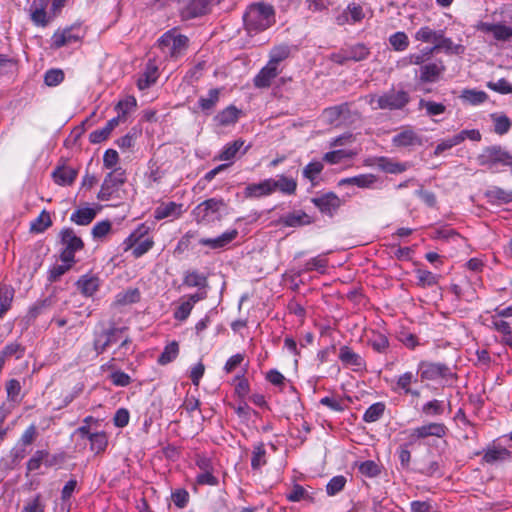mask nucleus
Returning a JSON list of instances; mask_svg holds the SVG:
<instances>
[{
    "label": "nucleus",
    "instance_id": "nucleus-11",
    "mask_svg": "<svg viewBox=\"0 0 512 512\" xmlns=\"http://www.w3.org/2000/svg\"><path fill=\"white\" fill-rule=\"evenodd\" d=\"M479 162L481 165H487L489 168H493V166L498 163L510 165L512 163V157L499 147H489L479 156Z\"/></svg>",
    "mask_w": 512,
    "mask_h": 512
},
{
    "label": "nucleus",
    "instance_id": "nucleus-18",
    "mask_svg": "<svg viewBox=\"0 0 512 512\" xmlns=\"http://www.w3.org/2000/svg\"><path fill=\"white\" fill-rule=\"evenodd\" d=\"M445 71L442 61L431 62L420 67L419 79L421 82L433 83L440 79Z\"/></svg>",
    "mask_w": 512,
    "mask_h": 512
},
{
    "label": "nucleus",
    "instance_id": "nucleus-13",
    "mask_svg": "<svg viewBox=\"0 0 512 512\" xmlns=\"http://www.w3.org/2000/svg\"><path fill=\"white\" fill-rule=\"evenodd\" d=\"M447 433V427L443 423H428L414 428L411 431V440L424 439L430 436L442 438Z\"/></svg>",
    "mask_w": 512,
    "mask_h": 512
},
{
    "label": "nucleus",
    "instance_id": "nucleus-55",
    "mask_svg": "<svg viewBox=\"0 0 512 512\" xmlns=\"http://www.w3.org/2000/svg\"><path fill=\"white\" fill-rule=\"evenodd\" d=\"M422 411L427 416H437L444 412L443 401L434 399L423 405Z\"/></svg>",
    "mask_w": 512,
    "mask_h": 512
},
{
    "label": "nucleus",
    "instance_id": "nucleus-58",
    "mask_svg": "<svg viewBox=\"0 0 512 512\" xmlns=\"http://www.w3.org/2000/svg\"><path fill=\"white\" fill-rule=\"evenodd\" d=\"M346 484V478L344 476L333 477L326 486V492L329 496H334L340 492Z\"/></svg>",
    "mask_w": 512,
    "mask_h": 512
},
{
    "label": "nucleus",
    "instance_id": "nucleus-15",
    "mask_svg": "<svg viewBox=\"0 0 512 512\" xmlns=\"http://www.w3.org/2000/svg\"><path fill=\"white\" fill-rule=\"evenodd\" d=\"M392 143L398 148H411L422 145L421 136L411 128H404L392 138Z\"/></svg>",
    "mask_w": 512,
    "mask_h": 512
},
{
    "label": "nucleus",
    "instance_id": "nucleus-27",
    "mask_svg": "<svg viewBox=\"0 0 512 512\" xmlns=\"http://www.w3.org/2000/svg\"><path fill=\"white\" fill-rule=\"evenodd\" d=\"M120 334L121 332L118 330H111L98 335L94 342V348L97 353L104 352L109 346L116 343L119 340Z\"/></svg>",
    "mask_w": 512,
    "mask_h": 512
},
{
    "label": "nucleus",
    "instance_id": "nucleus-41",
    "mask_svg": "<svg viewBox=\"0 0 512 512\" xmlns=\"http://www.w3.org/2000/svg\"><path fill=\"white\" fill-rule=\"evenodd\" d=\"M239 110L234 106L227 107L217 114L216 121L222 126H228L237 122Z\"/></svg>",
    "mask_w": 512,
    "mask_h": 512
},
{
    "label": "nucleus",
    "instance_id": "nucleus-36",
    "mask_svg": "<svg viewBox=\"0 0 512 512\" xmlns=\"http://www.w3.org/2000/svg\"><path fill=\"white\" fill-rule=\"evenodd\" d=\"M297 183L293 178L284 175L274 178L273 192L279 190L285 194H293L296 190Z\"/></svg>",
    "mask_w": 512,
    "mask_h": 512
},
{
    "label": "nucleus",
    "instance_id": "nucleus-45",
    "mask_svg": "<svg viewBox=\"0 0 512 512\" xmlns=\"http://www.w3.org/2000/svg\"><path fill=\"white\" fill-rule=\"evenodd\" d=\"M289 55L290 48L287 45H280L271 50L268 62L279 68L280 63L287 59Z\"/></svg>",
    "mask_w": 512,
    "mask_h": 512
},
{
    "label": "nucleus",
    "instance_id": "nucleus-54",
    "mask_svg": "<svg viewBox=\"0 0 512 512\" xmlns=\"http://www.w3.org/2000/svg\"><path fill=\"white\" fill-rule=\"evenodd\" d=\"M462 142H463V137L457 136V134H456V135L452 136L451 138H447V139L439 142L435 148L434 154L438 156V155L442 154L444 151L451 149L452 147L457 146V145L461 144Z\"/></svg>",
    "mask_w": 512,
    "mask_h": 512
},
{
    "label": "nucleus",
    "instance_id": "nucleus-23",
    "mask_svg": "<svg viewBox=\"0 0 512 512\" xmlns=\"http://www.w3.org/2000/svg\"><path fill=\"white\" fill-rule=\"evenodd\" d=\"M238 235L236 229H232L224 232L216 238H201L199 244L202 246L209 247L210 249L216 250L226 247L231 243Z\"/></svg>",
    "mask_w": 512,
    "mask_h": 512
},
{
    "label": "nucleus",
    "instance_id": "nucleus-12",
    "mask_svg": "<svg viewBox=\"0 0 512 512\" xmlns=\"http://www.w3.org/2000/svg\"><path fill=\"white\" fill-rule=\"evenodd\" d=\"M313 204L323 213L332 216L342 205V200L333 192L312 199Z\"/></svg>",
    "mask_w": 512,
    "mask_h": 512
},
{
    "label": "nucleus",
    "instance_id": "nucleus-33",
    "mask_svg": "<svg viewBox=\"0 0 512 512\" xmlns=\"http://www.w3.org/2000/svg\"><path fill=\"white\" fill-rule=\"evenodd\" d=\"M14 297V289L6 284L0 285V319L10 309Z\"/></svg>",
    "mask_w": 512,
    "mask_h": 512
},
{
    "label": "nucleus",
    "instance_id": "nucleus-46",
    "mask_svg": "<svg viewBox=\"0 0 512 512\" xmlns=\"http://www.w3.org/2000/svg\"><path fill=\"white\" fill-rule=\"evenodd\" d=\"M489 200L493 203L503 204L512 201V192L495 187L487 192Z\"/></svg>",
    "mask_w": 512,
    "mask_h": 512
},
{
    "label": "nucleus",
    "instance_id": "nucleus-63",
    "mask_svg": "<svg viewBox=\"0 0 512 512\" xmlns=\"http://www.w3.org/2000/svg\"><path fill=\"white\" fill-rule=\"evenodd\" d=\"M184 283L189 287H203L206 285V278L197 272H191L186 275Z\"/></svg>",
    "mask_w": 512,
    "mask_h": 512
},
{
    "label": "nucleus",
    "instance_id": "nucleus-28",
    "mask_svg": "<svg viewBox=\"0 0 512 512\" xmlns=\"http://www.w3.org/2000/svg\"><path fill=\"white\" fill-rule=\"evenodd\" d=\"M77 172L69 166L58 167L52 174L55 183L65 186L74 182Z\"/></svg>",
    "mask_w": 512,
    "mask_h": 512
},
{
    "label": "nucleus",
    "instance_id": "nucleus-9",
    "mask_svg": "<svg viewBox=\"0 0 512 512\" xmlns=\"http://www.w3.org/2000/svg\"><path fill=\"white\" fill-rule=\"evenodd\" d=\"M49 0H33L29 7L30 19L38 27H46L57 14L47 12Z\"/></svg>",
    "mask_w": 512,
    "mask_h": 512
},
{
    "label": "nucleus",
    "instance_id": "nucleus-59",
    "mask_svg": "<svg viewBox=\"0 0 512 512\" xmlns=\"http://www.w3.org/2000/svg\"><path fill=\"white\" fill-rule=\"evenodd\" d=\"M112 225L108 220L98 222L92 228V236L94 239H102L111 231Z\"/></svg>",
    "mask_w": 512,
    "mask_h": 512
},
{
    "label": "nucleus",
    "instance_id": "nucleus-26",
    "mask_svg": "<svg viewBox=\"0 0 512 512\" xmlns=\"http://www.w3.org/2000/svg\"><path fill=\"white\" fill-rule=\"evenodd\" d=\"M417 382V376L412 372H405L402 375H400L396 382L395 386L393 387L394 391H402L405 394H412L414 396H418V391H413L411 389V384Z\"/></svg>",
    "mask_w": 512,
    "mask_h": 512
},
{
    "label": "nucleus",
    "instance_id": "nucleus-60",
    "mask_svg": "<svg viewBox=\"0 0 512 512\" xmlns=\"http://www.w3.org/2000/svg\"><path fill=\"white\" fill-rule=\"evenodd\" d=\"M416 278L422 286H432L437 283V276L430 271L418 269Z\"/></svg>",
    "mask_w": 512,
    "mask_h": 512
},
{
    "label": "nucleus",
    "instance_id": "nucleus-29",
    "mask_svg": "<svg viewBox=\"0 0 512 512\" xmlns=\"http://www.w3.org/2000/svg\"><path fill=\"white\" fill-rule=\"evenodd\" d=\"M60 235L63 248L76 252L83 248L82 240L75 234L72 229L68 228L62 230Z\"/></svg>",
    "mask_w": 512,
    "mask_h": 512
},
{
    "label": "nucleus",
    "instance_id": "nucleus-52",
    "mask_svg": "<svg viewBox=\"0 0 512 512\" xmlns=\"http://www.w3.org/2000/svg\"><path fill=\"white\" fill-rule=\"evenodd\" d=\"M219 100V90L218 89H211L208 92V95L205 97H200L199 99V106L203 111H210L213 109L216 105V103Z\"/></svg>",
    "mask_w": 512,
    "mask_h": 512
},
{
    "label": "nucleus",
    "instance_id": "nucleus-48",
    "mask_svg": "<svg viewBox=\"0 0 512 512\" xmlns=\"http://www.w3.org/2000/svg\"><path fill=\"white\" fill-rule=\"evenodd\" d=\"M385 411V405L381 402L372 404L364 413L363 420L372 423L379 420Z\"/></svg>",
    "mask_w": 512,
    "mask_h": 512
},
{
    "label": "nucleus",
    "instance_id": "nucleus-30",
    "mask_svg": "<svg viewBox=\"0 0 512 512\" xmlns=\"http://www.w3.org/2000/svg\"><path fill=\"white\" fill-rule=\"evenodd\" d=\"M77 285L82 294L89 297L98 290L99 279L96 276L85 275L78 280Z\"/></svg>",
    "mask_w": 512,
    "mask_h": 512
},
{
    "label": "nucleus",
    "instance_id": "nucleus-2",
    "mask_svg": "<svg viewBox=\"0 0 512 512\" xmlns=\"http://www.w3.org/2000/svg\"><path fill=\"white\" fill-rule=\"evenodd\" d=\"M365 101L371 106L373 110L378 109H401L409 102V95L405 91L390 90L381 95H367Z\"/></svg>",
    "mask_w": 512,
    "mask_h": 512
},
{
    "label": "nucleus",
    "instance_id": "nucleus-47",
    "mask_svg": "<svg viewBox=\"0 0 512 512\" xmlns=\"http://www.w3.org/2000/svg\"><path fill=\"white\" fill-rule=\"evenodd\" d=\"M491 119L494 124V131L499 135L507 133L511 127V121L504 114H491Z\"/></svg>",
    "mask_w": 512,
    "mask_h": 512
},
{
    "label": "nucleus",
    "instance_id": "nucleus-1",
    "mask_svg": "<svg viewBox=\"0 0 512 512\" xmlns=\"http://www.w3.org/2000/svg\"><path fill=\"white\" fill-rule=\"evenodd\" d=\"M243 20L249 33H258L275 23V11L269 4L255 3L248 7Z\"/></svg>",
    "mask_w": 512,
    "mask_h": 512
},
{
    "label": "nucleus",
    "instance_id": "nucleus-16",
    "mask_svg": "<svg viewBox=\"0 0 512 512\" xmlns=\"http://www.w3.org/2000/svg\"><path fill=\"white\" fill-rule=\"evenodd\" d=\"M369 54L368 48L363 44L354 45L348 49L342 50L339 53H335L332 59L337 63H344L349 60L361 61L365 59Z\"/></svg>",
    "mask_w": 512,
    "mask_h": 512
},
{
    "label": "nucleus",
    "instance_id": "nucleus-34",
    "mask_svg": "<svg viewBox=\"0 0 512 512\" xmlns=\"http://www.w3.org/2000/svg\"><path fill=\"white\" fill-rule=\"evenodd\" d=\"M511 453L503 447H489L483 456V459L488 464H494L499 461L509 458Z\"/></svg>",
    "mask_w": 512,
    "mask_h": 512
},
{
    "label": "nucleus",
    "instance_id": "nucleus-43",
    "mask_svg": "<svg viewBox=\"0 0 512 512\" xmlns=\"http://www.w3.org/2000/svg\"><path fill=\"white\" fill-rule=\"evenodd\" d=\"M267 463L266 450L263 443H259L253 447L251 467L254 470H259Z\"/></svg>",
    "mask_w": 512,
    "mask_h": 512
},
{
    "label": "nucleus",
    "instance_id": "nucleus-38",
    "mask_svg": "<svg viewBox=\"0 0 512 512\" xmlns=\"http://www.w3.org/2000/svg\"><path fill=\"white\" fill-rule=\"evenodd\" d=\"M96 216V211L89 207L77 209L71 215V221L78 225L90 224Z\"/></svg>",
    "mask_w": 512,
    "mask_h": 512
},
{
    "label": "nucleus",
    "instance_id": "nucleus-44",
    "mask_svg": "<svg viewBox=\"0 0 512 512\" xmlns=\"http://www.w3.org/2000/svg\"><path fill=\"white\" fill-rule=\"evenodd\" d=\"M52 225L50 214L43 210L40 215L31 222L30 229L32 232L41 233Z\"/></svg>",
    "mask_w": 512,
    "mask_h": 512
},
{
    "label": "nucleus",
    "instance_id": "nucleus-51",
    "mask_svg": "<svg viewBox=\"0 0 512 512\" xmlns=\"http://www.w3.org/2000/svg\"><path fill=\"white\" fill-rule=\"evenodd\" d=\"M419 108L425 109L427 115H429V116H437V115L443 114L446 110L445 105H443L442 103L427 101L424 99H421L419 101Z\"/></svg>",
    "mask_w": 512,
    "mask_h": 512
},
{
    "label": "nucleus",
    "instance_id": "nucleus-53",
    "mask_svg": "<svg viewBox=\"0 0 512 512\" xmlns=\"http://www.w3.org/2000/svg\"><path fill=\"white\" fill-rule=\"evenodd\" d=\"M323 168L324 166L320 161L310 162L303 169V176L310 180L311 182H314L319 176V174L322 172Z\"/></svg>",
    "mask_w": 512,
    "mask_h": 512
},
{
    "label": "nucleus",
    "instance_id": "nucleus-61",
    "mask_svg": "<svg viewBox=\"0 0 512 512\" xmlns=\"http://www.w3.org/2000/svg\"><path fill=\"white\" fill-rule=\"evenodd\" d=\"M48 457V452L39 450L34 453L31 459L27 463L29 471H34L40 468L42 462Z\"/></svg>",
    "mask_w": 512,
    "mask_h": 512
},
{
    "label": "nucleus",
    "instance_id": "nucleus-57",
    "mask_svg": "<svg viewBox=\"0 0 512 512\" xmlns=\"http://www.w3.org/2000/svg\"><path fill=\"white\" fill-rule=\"evenodd\" d=\"M380 166L385 172L392 174L402 173L407 169V165L405 163L395 162L388 159H381Z\"/></svg>",
    "mask_w": 512,
    "mask_h": 512
},
{
    "label": "nucleus",
    "instance_id": "nucleus-32",
    "mask_svg": "<svg viewBox=\"0 0 512 512\" xmlns=\"http://www.w3.org/2000/svg\"><path fill=\"white\" fill-rule=\"evenodd\" d=\"M281 222L285 226L297 227L310 223V217L302 211H294L288 213L281 218Z\"/></svg>",
    "mask_w": 512,
    "mask_h": 512
},
{
    "label": "nucleus",
    "instance_id": "nucleus-49",
    "mask_svg": "<svg viewBox=\"0 0 512 512\" xmlns=\"http://www.w3.org/2000/svg\"><path fill=\"white\" fill-rule=\"evenodd\" d=\"M179 353V345L177 342L173 341L169 343L161 353L158 362L162 365L168 364L172 362Z\"/></svg>",
    "mask_w": 512,
    "mask_h": 512
},
{
    "label": "nucleus",
    "instance_id": "nucleus-22",
    "mask_svg": "<svg viewBox=\"0 0 512 512\" xmlns=\"http://www.w3.org/2000/svg\"><path fill=\"white\" fill-rule=\"evenodd\" d=\"M274 178L265 179L259 183L249 184L244 191L248 198H260L273 193Z\"/></svg>",
    "mask_w": 512,
    "mask_h": 512
},
{
    "label": "nucleus",
    "instance_id": "nucleus-62",
    "mask_svg": "<svg viewBox=\"0 0 512 512\" xmlns=\"http://www.w3.org/2000/svg\"><path fill=\"white\" fill-rule=\"evenodd\" d=\"M6 391H7V396H8L9 400H11L13 402L19 401L21 385L18 380L12 379V380L8 381V383L6 385Z\"/></svg>",
    "mask_w": 512,
    "mask_h": 512
},
{
    "label": "nucleus",
    "instance_id": "nucleus-42",
    "mask_svg": "<svg viewBox=\"0 0 512 512\" xmlns=\"http://www.w3.org/2000/svg\"><path fill=\"white\" fill-rule=\"evenodd\" d=\"M243 145L244 141L240 139L235 140L232 143H228L227 145L224 146L223 150L218 155L217 159L221 161H232Z\"/></svg>",
    "mask_w": 512,
    "mask_h": 512
},
{
    "label": "nucleus",
    "instance_id": "nucleus-20",
    "mask_svg": "<svg viewBox=\"0 0 512 512\" xmlns=\"http://www.w3.org/2000/svg\"><path fill=\"white\" fill-rule=\"evenodd\" d=\"M184 212L183 204L176 202H163L154 211V217L157 220L170 218L177 219Z\"/></svg>",
    "mask_w": 512,
    "mask_h": 512
},
{
    "label": "nucleus",
    "instance_id": "nucleus-40",
    "mask_svg": "<svg viewBox=\"0 0 512 512\" xmlns=\"http://www.w3.org/2000/svg\"><path fill=\"white\" fill-rule=\"evenodd\" d=\"M208 6V0H190L185 8V13L188 17H197L205 14Z\"/></svg>",
    "mask_w": 512,
    "mask_h": 512
},
{
    "label": "nucleus",
    "instance_id": "nucleus-31",
    "mask_svg": "<svg viewBox=\"0 0 512 512\" xmlns=\"http://www.w3.org/2000/svg\"><path fill=\"white\" fill-rule=\"evenodd\" d=\"M356 152L352 150H334L324 154L323 160L331 165L343 163L346 160L352 159Z\"/></svg>",
    "mask_w": 512,
    "mask_h": 512
},
{
    "label": "nucleus",
    "instance_id": "nucleus-64",
    "mask_svg": "<svg viewBox=\"0 0 512 512\" xmlns=\"http://www.w3.org/2000/svg\"><path fill=\"white\" fill-rule=\"evenodd\" d=\"M64 79V74L59 69H52L46 72L44 80L48 86H56Z\"/></svg>",
    "mask_w": 512,
    "mask_h": 512
},
{
    "label": "nucleus",
    "instance_id": "nucleus-37",
    "mask_svg": "<svg viewBox=\"0 0 512 512\" xmlns=\"http://www.w3.org/2000/svg\"><path fill=\"white\" fill-rule=\"evenodd\" d=\"M442 32L441 30H433L429 26H423L416 31L414 38L422 43H433L435 45Z\"/></svg>",
    "mask_w": 512,
    "mask_h": 512
},
{
    "label": "nucleus",
    "instance_id": "nucleus-14",
    "mask_svg": "<svg viewBox=\"0 0 512 512\" xmlns=\"http://www.w3.org/2000/svg\"><path fill=\"white\" fill-rule=\"evenodd\" d=\"M490 327L501 335V343L512 348V323L495 313L490 317Z\"/></svg>",
    "mask_w": 512,
    "mask_h": 512
},
{
    "label": "nucleus",
    "instance_id": "nucleus-3",
    "mask_svg": "<svg viewBox=\"0 0 512 512\" xmlns=\"http://www.w3.org/2000/svg\"><path fill=\"white\" fill-rule=\"evenodd\" d=\"M225 208L226 205L222 199L211 198L198 204L193 214L198 223H212L221 219Z\"/></svg>",
    "mask_w": 512,
    "mask_h": 512
},
{
    "label": "nucleus",
    "instance_id": "nucleus-17",
    "mask_svg": "<svg viewBox=\"0 0 512 512\" xmlns=\"http://www.w3.org/2000/svg\"><path fill=\"white\" fill-rule=\"evenodd\" d=\"M365 17L362 5L352 2L348 4L346 9L336 17L338 25L356 24L361 22Z\"/></svg>",
    "mask_w": 512,
    "mask_h": 512
},
{
    "label": "nucleus",
    "instance_id": "nucleus-5",
    "mask_svg": "<svg viewBox=\"0 0 512 512\" xmlns=\"http://www.w3.org/2000/svg\"><path fill=\"white\" fill-rule=\"evenodd\" d=\"M188 38L176 31L166 32L159 40V46L164 54L177 57L187 48Z\"/></svg>",
    "mask_w": 512,
    "mask_h": 512
},
{
    "label": "nucleus",
    "instance_id": "nucleus-7",
    "mask_svg": "<svg viewBox=\"0 0 512 512\" xmlns=\"http://www.w3.org/2000/svg\"><path fill=\"white\" fill-rule=\"evenodd\" d=\"M125 180V171L122 168H115L106 175L98 193V199L102 201L109 200L118 191Z\"/></svg>",
    "mask_w": 512,
    "mask_h": 512
},
{
    "label": "nucleus",
    "instance_id": "nucleus-56",
    "mask_svg": "<svg viewBox=\"0 0 512 512\" xmlns=\"http://www.w3.org/2000/svg\"><path fill=\"white\" fill-rule=\"evenodd\" d=\"M157 79V69L154 66H148L144 75L138 80V87L145 89L153 84Z\"/></svg>",
    "mask_w": 512,
    "mask_h": 512
},
{
    "label": "nucleus",
    "instance_id": "nucleus-19",
    "mask_svg": "<svg viewBox=\"0 0 512 512\" xmlns=\"http://www.w3.org/2000/svg\"><path fill=\"white\" fill-rule=\"evenodd\" d=\"M440 51H443L446 54L460 55L464 53L465 47L461 44H455L452 39L445 37L444 33L442 32L436 44L432 48H429L428 54H433Z\"/></svg>",
    "mask_w": 512,
    "mask_h": 512
},
{
    "label": "nucleus",
    "instance_id": "nucleus-21",
    "mask_svg": "<svg viewBox=\"0 0 512 512\" xmlns=\"http://www.w3.org/2000/svg\"><path fill=\"white\" fill-rule=\"evenodd\" d=\"M339 359L345 366L352 368L354 371H360L365 368V360L348 346L340 348Z\"/></svg>",
    "mask_w": 512,
    "mask_h": 512
},
{
    "label": "nucleus",
    "instance_id": "nucleus-35",
    "mask_svg": "<svg viewBox=\"0 0 512 512\" xmlns=\"http://www.w3.org/2000/svg\"><path fill=\"white\" fill-rule=\"evenodd\" d=\"M460 98L470 105H479L484 103L488 96L484 91L476 89H464L461 92Z\"/></svg>",
    "mask_w": 512,
    "mask_h": 512
},
{
    "label": "nucleus",
    "instance_id": "nucleus-25",
    "mask_svg": "<svg viewBox=\"0 0 512 512\" xmlns=\"http://www.w3.org/2000/svg\"><path fill=\"white\" fill-rule=\"evenodd\" d=\"M314 491L305 488L300 484H293L286 494V499L290 502L314 501Z\"/></svg>",
    "mask_w": 512,
    "mask_h": 512
},
{
    "label": "nucleus",
    "instance_id": "nucleus-10",
    "mask_svg": "<svg viewBox=\"0 0 512 512\" xmlns=\"http://www.w3.org/2000/svg\"><path fill=\"white\" fill-rule=\"evenodd\" d=\"M83 35L78 27L70 26L64 29H58L51 37V48L59 49L64 46L81 41Z\"/></svg>",
    "mask_w": 512,
    "mask_h": 512
},
{
    "label": "nucleus",
    "instance_id": "nucleus-24",
    "mask_svg": "<svg viewBox=\"0 0 512 512\" xmlns=\"http://www.w3.org/2000/svg\"><path fill=\"white\" fill-rule=\"evenodd\" d=\"M279 73V68L268 62L255 76L254 85L258 88L269 87L271 81L276 78Z\"/></svg>",
    "mask_w": 512,
    "mask_h": 512
},
{
    "label": "nucleus",
    "instance_id": "nucleus-50",
    "mask_svg": "<svg viewBox=\"0 0 512 512\" xmlns=\"http://www.w3.org/2000/svg\"><path fill=\"white\" fill-rule=\"evenodd\" d=\"M389 43L395 51H404L409 46L408 36L404 32H396L389 37Z\"/></svg>",
    "mask_w": 512,
    "mask_h": 512
},
{
    "label": "nucleus",
    "instance_id": "nucleus-4",
    "mask_svg": "<svg viewBox=\"0 0 512 512\" xmlns=\"http://www.w3.org/2000/svg\"><path fill=\"white\" fill-rule=\"evenodd\" d=\"M148 228L145 225H140L135 231H133L124 241V250H132V255L136 258L141 257L148 252L154 242L151 238H142L147 234Z\"/></svg>",
    "mask_w": 512,
    "mask_h": 512
},
{
    "label": "nucleus",
    "instance_id": "nucleus-8",
    "mask_svg": "<svg viewBox=\"0 0 512 512\" xmlns=\"http://www.w3.org/2000/svg\"><path fill=\"white\" fill-rule=\"evenodd\" d=\"M418 373L421 379L432 381L448 380L453 375L446 365L431 362H420L418 365Z\"/></svg>",
    "mask_w": 512,
    "mask_h": 512
},
{
    "label": "nucleus",
    "instance_id": "nucleus-6",
    "mask_svg": "<svg viewBox=\"0 0 512 512\" xmlns=\"http://www.w3.org/2000/svg\"><path fill=\"white\" fill-rule=\"evenodd\" d=\"M93 421L92 417H86L84 419V425L76 429L75 434L79 435L83 439L90 441V449L94 453H101L105 451L108 445V436L105 432H92L88 423Z\"/></svg>",
    "mask_w": 512,
    "mask_h": 512
},
{
    "label": "nucleus",
    "instance_id": "nucleus-39",
    "mask_svg": "<svg viewBox=\"0 0 512 512\" xmlns=\"http://www.w3.org/2000/svg\"><path fill=\"white\" fill-rule=\"evenodd\" d=\"M136 105L137 102L133 96L125 97L124 99L120 100L115 106L117 116L120 117L123 121H125L127 115L136 108Z\"/></svg>",
    "mask_w": 512,
    "mask_h": 512
}]
</instances>
